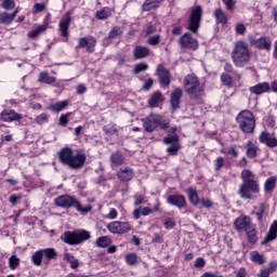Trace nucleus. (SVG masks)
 <instances>
[{
  "instance_id": "obj_12",
  "label": "nucleus",
  "mask_w": 277,
  "mask_h": 277,
  "mask_svg": "<svg viewBox=\"0 0 277 277\" xmlns=\"http://www.w3.org/2000/svg\"><path fill=\"white\" fill-rule=\"evenodd\" d=\"M107 229L113 235H124L131 230V224L129 222L114 221L107 224Z\"/></svg>"
},
{
  "instance_id": "obj_7",
  "label": "nucleus",
  "mask_w": 277,
  "mask_h": 277,
  "mask_svg": "<svg viewBox=\"0 0 277 277\" xmlns=\"http://www.w3.org/2000/svg\"><path fill=\"white\" fill-rule=\"evenodd\" d=\"M236 121L238 127L242 133L246 135H252L254 130L256 129V119L254 118V114L250 110H241L237 117Z\"/></svg>"
},
{
  "instance_id": "obj_37",
  "label": "nucleus",
  "mask_w": 277,
  "mask_h": 277,
  "mask_svg": "<svg viewBox=\"0 0 277 277\" xmlns=\"http://www.w3.org/2000/svg\"><path fill=\"white\" fill-rule=\"evenodd\" d=\"M154 210H151L148 207H140L138 209H135L133 211V217L134 220H140V217H142V215H150V213H153Z\"/></svg>"
},
{
  "instance_id": "obj_1",
  "label": "nucleus",
  "mask_w": 277,
  "mask_h": 277,
  "mask_svg": "<svg viewBox=\"0 0 277 277\" xmlns=\"http://www.w3.org/2000/svg\"><path fill=\"white\" fill-rule=\"evenodd\" d=\"M240 179L242 184L239 186L238 194L242 200H253V194H261V186L252 171L248 169L242 170L240 173Z\"/></svg>"
},
{
  "instance_id": "obj_40",
  "label": "nucleus",
  "mask_w": 277,
  "mask_h": 277,
  "mask_svg": "<svg viewBox=\"0 0 277 277\" xmlns=\"http://www.w3.org/2000/svg\"><path fill=\"white\" fill-rule=\"evenodd\" d=\"M39 83H55V81H57V79L55 77H52L49 75V72L47 71H41L39 74V79H38Z\"/></svg>"
},
{
  "instance_id": "obj_24",
  "label": "nucleus",
  "mask_w": 277,
  "mask_h": 277,
  "mask_svg": "<svg viewBox=\"0 0 277 277\" xmlns=\"http://www.w3.org/2000/svg\"><path fill=\"white\" fill-rule=\"evenodd\" d=\"M276 239H277V220L274 221L269 226V229L262 241V246H267L269 242L276 241Z\"/></svg>"
},
{
  "instance_id": "obj_59",
  "label": "nucleus",
  "mask_w": 277,
  "mask_h": 277,
  "mask_svg": "<svg viewBox=\"0 0 277 277\" xmlns=\"http://www.w3.org/2000/svg\"><path fill=\"white\" fill-rule=\"evenodd\" d=\"M226 155H229L234 159H237V157H239V150L237 149V145H233V146L228 147Z\"/></svg>"
},
{
  "instance_id": "obj_27",
  "label": "nucleus",
  "mask_w": 277,
  "mask_h": 277,
  "mask_svg": "<svg viewBox=\"0 0 277 277\" xmlns=\"http://www.w3.org/2000/svg\"><path fill=\"white\" fill-rule=\"evenodd\" d=\"M71 21H72V17L70 15V12H67L65 18L62 19L60 25H58L61 36L63 38H68V36H69L68 29L70 27V22Z\"/></svg>"
},
{
  "instance_id": "obj_14",
  "label": "nucleus",
  "mask_w": 277,
  "mask_h": 277,
  "mask_svg": "<svg viewBox=\"0 0 277 277\" xmlns=\"http://www.w3.org/2000/svg\"><path fill=\"white\" fill-rule=\"evenodd\" d=\"M249 42L252 47H256L259 51H272V39L268 37H260L259 39L251 37Z\"/></svg>"
},
{
  "instance_id": "obj_2",
  "label": "nucleus",
  "mask_w": 277,
  "mask_h": 277,
  "mask_svg": "<svg viewBox=\"0 0 277 277\" xmlns=\"http://www.w3.org/2000/svg\"><path fill=\"white\" fill-rule=\"evenodd\" d=\"M58 159L63 166H67L70 170H81L85 166L88 157L81 150L74 151L72 148L65 147L60 150Z\"/></svg>"
},
{
  "instance_id": "obj_8",
  "label": "nucleus",
  "mask_w": 277,
  "mask_h": 277,
  "mask_svg": "<svg viewBox=\"0 0 277 277\" xmlns=\"http://www.w3.org/2000/svg\"><path fill=\"white\" fill-rule=\"evenodd\" d=\"M91 237L92 235H90V232L85 229H78L74 232H65L61 236V239L64 243H67V246H81V243L88 241Z\"/></svg>"
},
{
  "instance_id": "obj_13",
  "label": "nucleus",
  "mask_w": 277,
  "mask_h": 277,
  "mask_svg": "<svg viewBox=\"0 0 277 277\" xmlns=\"http://www.w3.org/2000/svg\"><path fill=\"white\" fill-rule=\"evenodd\" d=\"M156 72L158 75V81L160 85L163 88H168L171 83L172 75L170 74V70L166 68L163 65H158Z\"/></svg>"
},
{
  "instance_id": "obj_4",
  "label": "nucleus",
  "mask_w": 277,
  "mask_h": 277,
  "mask_svg": "<svg viewBox=\"0 0 277 277\" xmlns=\"http://www.w3.org/2000/svg\"><path fill=\"white\" fill-rule=\"evenodd\" d=\"M184 92L189 95L192 101H200L205 96V85L200 83L198 76L189 74L184 78Z\"/></svg>"
},
{
  "instance_id": "obj_48",
  "label": "nucleus",
  "mask_w": 277,
  "mask_h": 277,
  "mask_svg": "<svg viewBox=\"0 0 277 277\" xmlns=\"http://www.w3.org/2000/svg\"><path fill=\"white\" fill-rule=\"evenodd\" d=\"M160 43L161 35H154L147 39V44H149V47H159Z\"/></svg>"
},
{
  "instance_id": "obj_5",
  "label": "nucleus",
  "mask_w": 277,
  "mask_h": 277,
  "mask_svg": "<svg viewBox=\"0 0 277 277\" xmlns=\"http://www.w3.org/2000/svg\"><path fill=\"white\" fill-rule=\"evenodd\" d=\"M54 205L62 209H76L81 215H88L92 211V206L83 207L81 201L70 195H61L54 199Z\"/></svg>"
},
{
  "instance_id": "obj_29",
  "label": "nucleus",
  "mask_w": 277,
  "mask_h": 277,
  "mask_svg": "<svg viewBox=\"0 0 277 277\" xmlns=\"http://www.w3.org/2000/svg\"><path fill=\"white\" fill-rule=\"evenodd\" d=\"M18 15V8L13 13L2 12L0 13V23L2 25H12L16 16Z\"/></svg>"
},
{
  "instance_id": "obj_52",
  "label": "nucleus",
  "mask_w": 277,
  "mask_h": 277,
  "mask_svg": "<svg viewBox=\"0 0 277 277\" xmlns=\"http://www.w3.org/2000/svg\"><path fill=\"white\" fill-rule=\"evenodd\" d=\"M104 133L106 135H116L118 133V128H116V124H107L103 128Z\"/></svg>"
},
{
  "instance_id": "obj_50",
  "label": "nucleus",
  "mask_w": 277,
  "mask_h": 277,
  "mask_svg": "<svg viewBox=\"0 0 277 277\" xmlns=\"http://www.w3.org/2000/svg\"><path fill=\"white\" fill-rule=\"evenodd\" d=\"M147 68H148V64L138 63V64L134 65L133 75H140V72L146 71Z\"/></svg>"
},
{
  "instance_id": "obj_53",
  "label": "nucleus",
  "mask_w": 277,
  "mask_h": 277,
  "mask_svg": "<svg viewBox=\"0 0 277 277\" xmlns=\"http://www.w3.org/2000/svg\"><path fill=\"white\" fill-rule=\"evenodd\" d=\"M35 122L37 124H45V122H49V115L47 113H42L36 117Z\"/></svg>"
},
{
  "instance_id": "obj_26",
  "label": "nucleus",
  "mask_w": 277,
  "mask_h": 277,
  "mask_svg": "<svg viewBox=\"0 0 277 277\" xmlns=\"http://www.w3.org/2000/svg\"><path fill=\"white\" fill-rule=\"evenodd\" d=\"M133 60H146L150 55V49L144 45H136L132 52Z\"/></svg>"
},
{
  "instance_id": "obj_45",
  "label": "nucleus",
  "mask_w": 277,
  "mask_h": 277,
  "mask_svg": "<svg viewBox=\"0 0 277 277\" xmlns=\"http://www.w3.org/2000/svg\"><path fill=\"white\" fill-rule=\"evenodd\" d=\"M221 83L225 88H233V76L226 72L221 74Z\"/></svg>"
},
{
  "instance_id": "obj_32",
  "label": "nucleus",
  "mask_w": 277,
  "mask_h": 277,
  "mask_svg": "<svg viewBox=\"0 0 277 277\" xmlns=\"http://www.w3.org/2000/svg\"><path fill=\"white\" fill-rule=\"evenodd\" d=\"M163 94L160 91H155L148 101V105L151 108L159 107V104L163 103Z\"/></svg>"
},
{
  "instance_id": "obj_60",
  "label": "nucleus",
  "mask_w": 277,
  "mask_h": 277,
  "mask_svg": "<svg viewBox=\"0 0 277 277\" xmlns=\"http://www.w3.org/2000/svg\"><path fill=\"white\" fill-rule=\"evenodd\" d=\"M222 1L226 5V10L228 12H233V10H235V4L237 3V1L235 0H222Z\"/></svg>"
},
{
  "instance_id": "obj_38",
  "label": "nucleus",
  "mask_w": 277,
  "mask_h": 277,
  "mask_svg": "<svg viewBox=\"0 0 277 277\" xmlns=\"http://www.w3.org/2000/svg\"><path fill=\"white\" fill-rule=\"evenodd\" d=\"M277 177L276 175L268 177L264 183V189L267 194H272L276 189Z\"/></svg>"
},
{
  "instance_id": "obj_11",
  "label": "nucleus",
  "mask_w": 277,
  "mask_h": 277,
  "mask_svg": "<svg viewBox=\"0 0 277 277\" xmlns=\"http://www.w3.org/2000/svg\"><path fill=\"white\" fill-rule=\"evenodd\" d=\"M97 40L94 36L82 37L78 40L76 51L79 49H85L87 53H94L96 51Z\"/></svg>"
},
{
  "instance_id": "obj_17",
  "label": "nucleus",
  "mask_w": 277,
  "mask_h": 277,
  "mask_svg": "<svg viewBox=\"0 0 277 277\" xmlns=\"http://www.w3.org/2000/svg\"><path fill=\"white\" fill-rule=\"evenodd\" d=\"M135 176V171L131 167H122L117 171V179L121 181V183H129L133 181Z\"/></svg>"
},
{
  "instance_id": "obj_51",
  "label": "nucleus",
  "mask_w": 277,
  "mask_h": 277,
  "mask_svg": "<svg viewBox=\"0 0 277 277\" xmlns=\"http://www.w3.org/2000/svg\"><path fill=\"white\" fill-rule=\"evenodd\" d=\"M19 265H21V259H18V256L12 255L9 259V267H10V269H16V267H18Z\"/></svg>"
},
{
  "instance_id": "obj_55",
  "label": "nucleus",
  "mask_w": 277,
  "mask_h": 277,
  "mask_svg": "<svg viewBox=\"0 0 277 277\" xmlns=\"http://www.w3.org/2000/svg\"><path fill=\"white\" fill-rule=\"evenodd\" d=\"M1 6L3 10H14L16 2H14V0H2Z\"/></svg>"
},
{
  "instance_id": "obj_56",
  "label": "nucleus",
  "mask_w": 277,
  "mask_h": 277,
  "mask_svg": "<svg viewBox=\"0 0 277 277\" xmlns=\"http://www.w3.org/2000/svg\"><path fill=\"white\" fill-rule=\"evenodd\" d=\"M126 262L128 265H137V254L135 253H129L126 255Z\"/></svg>"
},
{
  "instance_id": "obj_57",
  "label": "nucleus",
  "mask_w": 277,
  "mask_h": 277,
  "mask_svg": "<svg viewBox=\"0 0 277 277\" xmlns=\"http://www.w3.org/2000/svg\"><path fill=\"white\" fill-rule=\"evenodd\" d=\"M199 205L205 207V209H213V207H215V203L211 199L207 198H201Z\"/></svg>"
},
{
  "instance_id": "obj_39",
  "label": "nucleus",
  "mask_w": 277,
  "mask_h": 277,
  "mask_svg": "<svg viewBox=\"0 0 277 277\" xmlns=\"http://www.w3.org/2000/svg\"><path fill=\"white\" fill-rule=\"evenodd\" d=\"M109 16H111V8H103L95 13V18H97V21H107Z\"/></svg>"
},
{
  "instance_id": "obj_49",
  "label": "nucleus",
  "mask_w": 277,
  "mask_h": 277,
  "mask_svg": "<svg viewBox=\"0 0 277 277\" xmlns=\"http://www.w3.org/2000/svg\"><path fill=\"white\" fill-rule=\"evenodd\" d=\"M163 144H176L180 143L179 141V134L168 135L162 138Z\"/></svg>"
},
{
  "instance_id": "obj_54",
  "label": "nucleus",
  "mask_w": 277,
  "mask_h": 277,
  "mask_svg": "<svg viewBox=\"0 0 277 277\" xmlns=\"http://www.w3.org/2000/svg\"><path fill=\"white\" fill-rule=\"evenodd\" d=\"M226 163V160H224L223 157H217L215 160H214V170L216 172H220V170H222V168L224 167V164Z\"/></svg>"
},
{
  "instance_id": "obj_44",
  "label": "nucleus",
  "mask_w": 277,
  "mask_h": 277,
  "mask_svg": "<svg viewBox=\"0 0 277 277\" xmlns=\"http://www.w3.org/2000/svg\"><path fill=\"white\" fill-rule=\"evenodd\" d=\"M110 243H111V238H109L108 236L98 237L95 241V246L97 248H107V246H110Z\"/></svg>"
},
{
  "instance_id": "obj_36",
  "label": "nucleus",
  "mask_w": 277,
  "mask_h": 277,
  "mask_svg": "<svg viewBox=\"0 0 277 277\" xmlns=\"http://www.w3.org/2000/svg\"><path fill=\"white\" fill-rule=\"evenodd\" d=\"M187 194H188V199L189 201L194 205V207H198V205H200V197L198 196V190H196V188H187L186 189Z\"/></svg>"
},
{
  "instance_id": "obj_42",
  "label": "nucleus",
  "mask_w": 277,
  "mask_h": 277,
  "mask_svg": "<svg viewBox=\"0 0 277 277\" xmlns=\"http://www.w3.org/2000/svg\"><path fill=\"white\" fill-rule=\"evenodd\" d=\"M67 107H68V101H62V102H57L50 105L49 109H51V111L60 113V111H64V109H66Z\"/></svg>"
},
{
  "instance_id": "obj_9",
  "label": "nucleus",
  "mask_w": 277,
  "mask_h": 277,
  "mask_svg": "<svg viewBox=\"0 0 277 277\" xmlns=\"http://www.w3.org/2000/svg\"><path fill=\"white\" fill-rule=\"evenodd\" d=\"M53 259H57V251L53 248L40 249L31 255V261L37 267L42 265V261H53Z\"/></svg>"
},
{
  "instance_id": "obj_21",
  "label": "nucleus",
  "mask_w": 277,
  "mask_h": 277,
  "mask_svg": "<svg viewBox=\"0 0 277 277\" xmlns=\"http://www.w3.org/2000/svg\"><path fill=\"white\" fill-rule=\"evenodd\" d=\"M168 205H172V207H177V209H183L187 207V199L183 195H170L167 198Z\"/></svg>"
},
{
  "instance_id": "obj_62",
  "label": "nucleus",
  "mask_w": 277,
  "mask_h": 277,
  "mask_svg": "<svg viewBox=\"0 0 277 277\" xmlns=\"http://www.w3.org/2000/svg\"><path fill=\"white\" fill-rule=\"evenodd\" d=\"M70 116V113H67L65 115H61L58 122L61 127H67L68 124V117Z\"/></svg>"
},
{
  "instance_id": "obj_15",
  "label": "nucleus",
  "mask_w": 277,
  "mask_h": 277,
  "mask_svg": "<svg viewBox=\"0 0 277 277\" xmlns=\"http://www.w3.org/2000/svg\"><path fill=\"white\" fill-rule=\"evenodd\" d=\"M180 47L182 49H192L196 51L198 49V40L194 39L189 32H185L179 40Z\"/></svg>"
},
{
  "instance_id": "obj_58",
  "label": "nucleus",
  "mask_w": 277,
  "mask_h": 277,
  "mask_svg": "<svg viewBox=\"0 0 277 277\" xmlns=\"http://www.w3.org/2000/svg\"><path fill=\"white\" fill-rule=\"evenodd\" d=\"M47 10V4L44 3H35L32 6V14H38L40 12H44Z\"/></svg>"
},
{
  "instance_id": "obj_6",
  "label": "nucleus",
  "mask_w": 277,
  "mask_h": 277,
  "mask_svg": "<svg viewBox=\"0 0 277 277\" xmlns=\"http://www.w3.org/2000/svg\"><path fill=\"white\" fill-rule=\"evenodd\" d=\"M142 122L146 133H155L157 128H159L160 131L170 129V121L163 119L161 115L155 113H151L147 117L143 118Z\"/></svg>"
},
{
  "instance_id": "obj_34",
  "label": "nucleus",
  "mask_w": 277,
  "mask_h": 277,
  "mask_svg": "<svg viewBox=\"0 0 277 277\" xmlns=\"http://www.w3.org/2000/svg\"><path fill=\"white\" fill-rule=\"evenodd\" d=\"M162 1L163 0H146L142 5V10L143 12H150V10H155L156 8H159Z\"/></svg>"
},
{
  "instance_id": "obj_61",
  "label": "nucleus",
  "mask_w": 277,
  "mask_h": 277,
  "mask_svg": "<svg viewBox=\"0 0 277 277\" xmlns=\"http://www.w3.org/2000/svg\"><path fill=\"white\" fill-rule=\"evenodd\" d=\"M235 31L238 36H243L247 31L246 25L243 24H237L235 27Z\"/></svg>"
},
{
  "instance_id": "obj_35",
  "label": "nucleus",
  "mask_w": 277,
  "mask_h": 277,
  "mask_svg": "<svg viewBox=\"0 0 277 277\" xmlns=\"http://www.w3.org/2000/svg\"><path fill=\"white\" fill-rule=\"evenodd\" d=\"M214 17L219 25H226L228 23V16L222 9L214 10Z\"/></svg>"
},
{
  "instance_id": "obj_10",
  "label": "nucleus",
  "mask_w": 277,
  "mask_h": 277,
  "mask_svg": "<svg viewBox=\"0 0 277 277\" xmlns=\"http://www.w3.org/2000/svg\"><path fill=\"white\" fill-rule=\"evenodd\" d=\"M202 22V6L197 5L192 9L190 15L188 17V27L187 30L192 34H198L200 29V23Z\"/></svg>"
},
{
  "instance_id": "obj_33",
  "label": "nucleus",
  "mask_w": 277,
  "mask_h": 277,
  "mask_svg": "<svg viewBox=\"0 0 277 277\" xmlns=\"http://www.w3.org/2000/svg\"><path fill=\"white\" fill-rule=\"evenodd\" d=\"M250 259L252 263H256V265H265V263H267V258H265V254H262L259 251H251Z\"/></svg>"
},
{
  "instance_id": "obj_3",
  "label": "nucleus",
  "mask_w": 277,
  "mask_h": 277,
  "mask_svg": "<svg viewBox=\"0 0 277 277\" xmlns=\"http://www.w3.org/2000/svg\"><path fill=\"white\" fill-rule=\"evenodd\" d=\"M230 58L236 68H245L252 60L250 47L243 40L236 41L230 52Z\"/></svg>"
},
{
  "instance_id": "obj_30",
  "label": "nucleus",
  "mask_w": 277,
  "mask_h": 277,
  "mask_svg": "<svg viewBox=\"0 0 277 277\" xmlns=\"http://www.w3.org/2000/svg\"><path fill=\"white\" fill-rule=\"evenodd\" d=\"M124 156H122V154L119 151L110 155V168H113V170L115 168H120V166H124Z\"/></svg>"
},
{
  "instance_id": "obj_25",
  "label": "nucleus",
  "mask_w": 277,
  "mask_h": 277,
  "mask_svg": "<svg viewBox=\"0 0 277 277\" xmlns=\"http://www.w3.org/2000/svg\"><path fill=\"white\" fill-rule=\"evenodd\" d=\"M276 239H277V220L274 221L269 226V229L262 241V246H267L269 242L276 241Z\"/></svg>"
},
{
  "instance_id": "obj_18",
  "label": "nucleus",
  "mask_w": 277,
  "mask_h": 277,
  "mask_svg": "<svg viewBox=\"0 0 277 277\" xmlns=\"http://www.w3.org/2000/svg\"><path fill=\"white\" fill-rule=\"evenodd\" d=\"M259 140L261 144H265L268 148H276L277 146V138L275 134L269 133L267 130L261 132Z\"/></svg>"
},
{
  "instance_id": "obj_22",
  "label": "nucleus",
  "mask_w": 277,
  "mask_h": 277,
  "mask_svg": "<svg viewBox=\"0 0 277 277\" xmlns=\"http://www.w3.org/2000/svg\"><path fill=\"white\" fill-rule=\"evenodd\" d=\"M243 148L246 149V157L248 159H255V157H259V145H256V142L254 141H248Z\"/></svg>"
},
{
  "instance_id": "obj_46",
  "label": "nucleus",
  "mask_w": 277,
  "mask_h": 277,
  "mask_svg": "<svg viewBox=\"0 0 277 277\" xmlns=\"http://www.w3.org/2000/svg\"><path fill=\"white\" fill-rule=\"evenodd\" d=\"M179 150H181V142L180 143H172L168 148L167 153L171 157H176L179 155Z\"/></svg>"
},
{
  "instance_id": "obj_64",
  "label": "nucleus",
  "mask_w": 277,
  "mask_h": 277,
  "mask_svg": "<svg viewBox=\"0 0 277 277\" xmlns=\"http://www.w3.org/2000/svg\"><path fill=\"white\" fill-rule=\"evenodd\" d=\"M235 277H248V271H246V267H240L236 273Z\"/></svg>"
},
{
  "instance_id": "obj_47",
  "label": "nucleus",
  "mask_w": 277,
  "mask_h": 277,
  "mask_svg": "<svg viewBox=\"0 0 277 277\" xmlns=\"http://www.w3.org/2000/svg\"><path fill=\"white\" fill-rule=\"evenodd\" d=\"M120 36H122V28L115 26L108 34V40H116V38H120Z\"/></svg>"
},
{
  "instance_id": "obj_43",
  "label": "nucleus",
  "mask_w": 277,
  "mask_h": 277,
  "mask_svg": "<svg viewBox=\"0 0 277 277\" xmlns=\"http://www.w3.org/2000/svg\"><path fill=\"white\" fill-rule=\"evenodd\" d=\"M245 232L247 233L249 243H256V241H259V236H256V228H254V225Z\"/></svg>"
},
{
  "instance_id": "obj_20",
  "label": "nucleus",
  "mask_w": 277,
  "mask_h": 277,
  "mask_svg": "<svg viewBox=\"0 0 277 277\" xmlns=\"http://www.w3.org/2000/svg\"><path fill=\"white\" fill-rule=\"evenodd\" d=\"M181 98H183V89L175 88L170 95L171 107L174 111L181 108Z\"/></svg>"
},
{
  "instance_id": "obj_28",
  "label": "nucleus",
  "mask_w": 277,
  "mask_h": 277,
  "mask_svg": "<svg viewBox=\"0 0 277 277\" xmlns=\"http://www.w3.org/2000/svg\"><path fill=\"white\" fill-rule=\"evenodd\" d=\"M249 92H251V94L260 96V94L272 92V89L269 88V82H260L253 87H250Z\"/></svg>"
},
{
  "instance_id": "obj_16",
  "label": "nucleus",
  "mask_w": 277,
  "mask_h": 277,
  "mask_svg": "<svg viewBox=\"0 0 277 277\" xmlns=\"http://www.w3.org/2000/svg\"><path fill=\"white\" fill-rule=\"evenodd\" d=\"M0 120L2 122H21V120H23V115L12 109H4L0 114Z\"/></svg>"
},
{
  "instance_id": "obj_23",
  "label": "nucleus",
  "mask_w": 277,
  "mask_h": 277,
  "mask_svg": "<svg viewBox=\"0 0 277 277\" xmlns=\"http://www.w3.org/2000/svg\"><path fill=\"white\" fill-rule=\"evenodd\" d=\"M251 215H255L259 224H263V219L267 217V205L262 202L259 205V207H253Z\"/></svg>"
},
{
  "instance_id": "obj_41",
  "label": "nucleus",
  "mask_w": 277,
  "mask_h": 277,
  "mask_svg": "<svg viewBox=\"0 0 277 277\" xmlns=\"http://www.w3.org/2000/svg\"><path fill=\"white\" fill-rule=\"evenodd\" d=\"M64 261L70 264L71 269H77L79 267V260L70 253H64Z\"/></svg>"
},
{
  "instance_id": "obj_63",
  "label": "nucleus",
  "mask_w": 277,
  "mask_h": 277,
  "mask_svg": "<svg viewBox=\"0 0 277 277\" xmlns=\"http://www.w3.org/2000/svg\"><path fill=\"white\" fill-rule=\"evenodd\" d=\"M269 275L274 274L277 269V262H271L267 268H264Z\"/></svg>"
},
{
  "instance_id": "obj_31",
  "label": "nucleus",
  "mask_w": 277,
  "mask_h": 277,
  "mask_svg": "<svg viewBox=\"0 0 277 277\" xmlns=\"http://www.w3.org/2000/svg\"><path fill=\"white\" fill-rule=\"evenodd\" d=\"M47 29H49V23L39 25L34 30L28 32V38H30V40H38V37L41 34H44V31H47Z\"/></svg>"
},
{
  "instance_id": "obj_19",
  "label": "nucleus",
  "mask_w": 277,
  "mask_h": 277,
  "mask_svg": "<svg viewBox=\"0 0 277 277\" xmlns=\"http://www.w3.org/2000/svg\"><path fill=\"white\" fill-rule=\"evenodd\" d=\"M234 226L236 230H248L252 228V219L248 215H241L235 220Z\"/></svg>"
}]
</instances>
